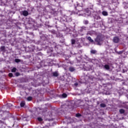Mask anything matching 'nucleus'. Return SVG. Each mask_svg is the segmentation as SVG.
<instances>
[{
	"instance_id": "1",
	"label": "nucleus",
	"mask_w": 128,
	"mask_h": 128,
	"mask_svg": "<svg viewBox=\"0 0 128 128\" xmlns=\"http://www.w3.org/2000/svg\"><path fill=\"white\" fill-rule=\"evenodd\" d=\"M86 28L84 26H82L80 28V30L78 31V34L80 36H84V33L86 32Z\"/></svg>"
},
{
	"instance_id": "2",
	"label": "nucleus",
	"mask_w": 128,
	"mask_h": 128,
	"mask_svg": "<svg viewBox=\"0 0 128 128\" xmlns=\"http://www.w3.org/2000/svg\"><path fill=\"white\" fill-rule=\"evenodd\" d=\"M113 42L116 44H118V42H120V38L116 36L114 37L113 38Z\"/></svg>"
},
{
	"instance_id": "3",
	"label": "nucleus",
	"mask_w": 128,
	"mask_h": 128,
	"mask_svg": "<svg viewBox=\"0 0 128 128\" xmlns=\"http://www.w3.org/2000/svg\"><path fill=\"white\" fill-rule=\"evenodd\" d=\"M95 42H98V44H100V36H98L95 39Z\"/></svg>"
},
{
	"instance_id": "4",
	"label": "nucleus",
	"mask_w": 128,
	"mask_h": 128,
	"mask_svg": "<svg viewBox=\"0 0 128 128\" xmlns=\"http://www.w3.org/2000/svg\"><path fill=\"white\" fill-rule=\"evenodd\" d=\"M96 32L94 31H90L87 33V34H90V36H94V34H96Z\"/></svg>"
},
{
	"instance_id": "5",
	"label": "nucleus",
	"mask_w": 128,
	"mask_h": 128,
	"mask_svg": "<svg viewBox=\"0 0 128 128\" xmlns=\"http://www.w3.org/2000/svg\"><path fill=\"white\" fill-rule=\"evenodd\" d=\"M22 14L24 16H28V12L26 10H24L22 12Z\"/></svg>"
},
{
	"instance_id": "6",
	"label": "nucleus",
	"mask_w": 128,
	"mask_h": 128,
	"mask_svg": "<svg viewBox=\"0 0 128 128\" xmlns=\"http://www.w3.org/2000/svg\"><path fill=\"white\" fill-rule=\"evenodd\" d=\"M67 96H68V94H66V93H64L61 95V98H67Z\"/></svg>"
},
{
	"instance_id": "7",
	"label": "nucleus",
	"mask_w": 128,
	"mask_h": 128,
	"mask_svg": "<svg viewBox=\"0 0 128 128\" xmlns=\"http://www.w3.org/2000/svg\"><path fill=\"white\" fill-rule=\"evenodd\" d=\"M102 14L104 16H106L108 15V12H106V11H103L102 12Z\"/></svg>"
},
{
	"instance_id": "8",
	"label": "nucleus",
	"mask_w": 128,
	"mask_h": 128,
	"mask_svg": "<svg viewBox=\"0 0 128 128\" xmlns=\"http://www.w3.org/2000/svg\"><path fill=\"white\" fill-rule=\"evenodd\" d=\"M25 104H26V102H24V101H22V102L21 103H20V106H21L22 108H23V106H25Z\"/></svg>"
},
{
	"instance_id": "9",
	"label": "nucleus",
	"mask_w": 128,
	"mask_h": 128,
	"mask_svg": "<svg viewBox=\"0 0 128 128\" xmlns=\"http://www.w3.org/2000/svg\"><path fill=\"white\" fill-rule=\"evenodd\" d=\"M88 40H89V42H94V40L92 39V38H90V36H88Z\"/></svg>"
},
{
	"instance_id": "10",
	"label": "nucleus",
	"mask_w": 128,
	"mask_h": 128,
	"mask_svg": "<svg viewBox=\"0 0 128 128\" xmlns=\"http://www.w3.org/2000/svg\"><path fill=\"white\" fill-rule=\"evenodd\" d=\"M104 68H106V70H110V66L108 64L104 65Z\"/></svg>"
},
{
	"instance_id": "11",
	"label": "nucleus",
	"mask_w": 128,
	"mask_h": 128,
	"mask_svg": "<svg viewBox=\"0 0 128 128\" xmlns=\"http://www.w3.org/2000/svg\"><path fill=\"white\" fill-rule=\"evenodd\" d=\"M69 70L70 72H74V67H70L69 68Z\"/></svg>"
},
{
	"instance_id": "12",
	"label": "nucleus",
	"mask_w": 128,
	"mask_h": 128,
	"mask_svg": "<svg viewBox=\"0 0 128 128\" xmlns=\"http://www.w3.org/2000/svg\"><path fill=\"white\" fill-rule=\"evenodd\" d=\"M54 76H58V72H53Z\"/></svg>"
},
{
	"instance_id": "13",
	"label": "nucleus",
	"mask_w": 128,
	"mask_h": 128,
	"mask_svg": "<svg viewBox=\"0 0 128 128\" xmlns=\"http://www.w3.org/2000/svg\"><path fill=\"white\" fill-rule=\"evenodd\" d=\"M32 100V96H28L27 98V100H28V102H30V100Z\"/></svg>"
},
{
	"instance_id": "14",
	"label": "nucleus",
	"mask_w": 128,
	"mask_h": 128,
	"mask_svg": "<svg viewBox=\"0 0 128 128\" xmlns=\"http://www.w3.org/2000/svg\"><path fill=\"white\" fill-rule=\"evenodd\" d=\"M100 106H101V108H106V104L102 103L100 104Z\"/></svg>"
},
{
	"instance_id": "15",
	"label": "nucleus",
	"mask_w": 128,
	"mask_h": 128,
	"mask_svg": "<svg viewBox=\"0 0 128 128\" xmlns=\"http://www.w3.org/2000/svg\"><path fill=\"white\" fill-rule=\"evenodd\" d=\"M16 72V68H13L12 70V72Z\"/></svg>"
},
{
	"instance_id": "16",
	"label": "nucleus",
	"mask_w": 128,
	"mask_h": 128,
	"mask_svg": "<svg viewBox=\"0 0 128 128\" xmlns=\"http://www.w3.org/2000/svg\"><path fill=\"white\" fill-rule=\"evenodd\" d=\"M85 14L86 16H90V11H88L86 13H85Z\"/></svg>"
},
{
	"instance_id": "17",
	"label": "nucleus",
	"mask_w": 128,
	"mask_h": 128,
	"mask_svg": "<svg viewBox=\"0 0 128 128\" xmlns=\"http://www.w3.org/2000/svg\"><path fill=\"white\" fill-rule=\"evenodd\" d=\"M90 52H91V54H96V50H91Z\"/></svg>"
},
{
	"instance_id": "18",
	"label": "nucleus",
	"mask_w": 128,
	"mask_h": 128,
	"mask_svg": "<svg viewBox=\"0 0 128 128\" xmlns=\"http://www.w3.org/2000/svg\"><path fill=\"white\" fill-rule=\"evenodd\" d=\"M120 114H124V110L123 109H120Z\"/></svg>"
},
{
	"instance_id": "19",
	"label": "nucleus",
	"mask_w": 128,
	"mask_h": 128,
	"mask_svg": "<svg viewBox=\"0 0 128 128\" xmlns=\"http://www.w3.org/2000/svg\"><path fill=\"white\" fill-rule=\"evenodd\" d=\"M76 44V40H72V44Z\"/></svg>"
},
{
	"instance_id": "20",
	"label": "nucleus",
	"mask_w": 128,
	"mask_h": 128,
	"mask_svg": "<svg viewBox=\"0 0 128 128\" xmlns=\"http://www.w3.org/2000/svg\"><path fill=\"white\" fill-rule=\"evenodd\" d=\"M84 24H88V20H84Z\"/></svg>"
},
{
	"instance_id": "21",
	"label": "nucleus",
	"mask_w": 128,
	"mask_h": 128,
	"mask_svg": "<svg viewBox=\"0 0 128 128\" xmlns=\"http://www.w3.org/2000/svg\"><path fill=\"white\" fill-rule=\"evenodd\" d=\"M15 62H20V59H16Z\"/></svg>"
},
{
	"instance_id": "22",
	"label": "nucleus",
	"mask_w": 128,
	"mask_h": 128,
	"mask_svg": "<svg viewBox=\"0 0 128 128\" xmlns=\"http://www.w3.org/2000/svg\"><path fill=\"white\" fill-rule=\"evenodd\" d=\"M38 120L39 122H42V118H38Z\"/></svg>"
},
{
	"instance_id": "23",
	"label": "nucleus",
	"mask_w": 128,
	"mask_h": 128,
	"mask_svg": "<svg viewBox=\"0 0 128 128\" xmlns=\"http://www.w3.org/2000/svg\"><path fill=\"white\" fill-rule=\"evenodd\" d=\"M8 76L10 78H12V73H10Z\"/></svg>"
},
{
	"instance_id": "24",
	"label": "nucleus",
	"mask_w": 128,
	"mask_h": 128,
	"mask_svg": "<svg viewBox=\"0 0 128 128\" xmlns=\"http://www.w3.org/2000/svg\"><path fill=\"white\" fill-rule=\"evenodd\" d=\"M4 110H0V114H4Z\"/></svg>"
},
{
	"instance_id": "25",
	"label": "nucleus",
	"mask_w": 128,
	"mask_h": 128,
	"mask_svg": "<svg viewBox=\"0 0 128 128\" xmlns=\"http://www.w3.org/2000/svg\"><path fill=\"white\" fill-rule=\"evenodd\" d=\"M74 85L75 86H78V82H76Z\"/></svg>"
},
{
	"instance_id": "26",
	"label": "nucleus",
	"mask_w": 128,
	"mask_h": 128,
	"mask_svg": "<svg viewBox=\"0 0 128 128\" xmlns=\"http://www.w3.org/2000/svg\"><path fill=\"white\" fill-rule=\"evenodd\" d=\"M117 53L118 54H122V51H120V52H118Z\"/></svg>"
},
{
	"instance_id": "27",
	"label": "nucleus",
	"mask_w": 128,
	"mask_h": 128,
	"mask_svg": "<svg viewBox=\"0 0 128 128\" xmlns=\"http://www.w3.org/2000/svg\"><path fill=\"white\" fill-rule=\"evenodd\" d=\"M16 76H20V73H18V72H16Z\"/></svg>"
},
{
	"instance_id": "28",
	"label": "nucleus",
	"mask_w": 128,
	"mask_h": 128,
	"mask_svg": "<svg viewBox=\"0 0 128 128\" xmlns=\"http://www.w3.org/2000/svg\"><path fill=\"white\" fill-rule=\"evenodd\" d=\"M80 114H76V116H77V117H78V116H80Z\"/></svg>"
},
{
	"instance_id": "29",
	"label": "nucleus",
	"mask_w": 128,
	"mask_h": 128,
	"mask_svg": "<svg viewBox=\"0 0 128 128\" xmlns=\"http://www.w3.org/2000/svg\"><path fill=\"white\" fill-rule=\"evenodd\" d=\"M4 48H6L4 46L1 47V50H4Z\"/></svg>"
},
{
	"instance_id": "30",
	"label": "nucleus",
	"mask_w": 128,
	"mask_h": 128,
	"mask_svg": "<svg viewBox=\"0 0 128 128\" xmlns=\"http://www.w3.org/2000/svg\"><path fill=\"white\" fill-rule=\"evenodd\" d=\"M73 36H74V38H76V36H78V34H74Z\"/></svg>"
},
{
	"instance_id": "31",
	"label": "nucleus",
	"mask_w": 128,
	"mask_h": 128,
	"mask_svg": "<svg viewBox=\"0 0 128 128\" xmlns=\"http://www.w3.org/2000/svg\"><path fill=\"white\" fill-rule=\"evenodd\" d=\"M80 16H84V14H80Z\"/></svg>"
},
{
	"instance_id": "32",
	"label": "nucleus",
	"mask_w": 128,
	"mask_h": 128,
	"mask_svg": "<svg viewBox=\"0 0 128 128\" xmlns=\"http://www.w3.org/2000/svg\"><path fill=\"white\" fill-rule=\"evenodd\" d=\"M78 12H80L82 11L80 10V11H78Z\"/></svg>"
},
{
	"instance_id": "33",
	"label": "nucleus",
	"mask_w": 128,
	"mask_h": 128,
	"mask_svg": "<svg viewBox=\"0 0 128 128\" xmlns=\"http://www.w3.org/2000/svg\"><path fill=\"white\" fill-rule=\"evenodd\" d=\"M1 122V121L0 120V123Z\"/></svg>"
}]
</instances>
